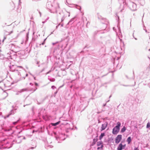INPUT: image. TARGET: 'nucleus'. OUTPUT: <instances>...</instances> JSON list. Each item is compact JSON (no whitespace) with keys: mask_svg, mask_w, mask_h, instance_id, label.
Returning a JSON list of instances; mask_svg holds the SVG:
<instances>
[{"mask_svg":"<svg viewBox=\"0 0 150 150\" xmlns=\"http://www.w3.org/2000/svg\"><path fill=\"white\" fill-rule=\"evenodd\" d=\"M9 67L10 71L12 72H15L16 73L18 74V75H21L20 73L17 69L18 67L22 68L23 67H22L20 66H17L15 65H12L9 66Z\"/></svg>","mask_w":150,"mask_h":150,"instance_id":"f03ea898","label":"nucleus"},{"mask_svg":"<svg viewBox=\"0 0 150 150\" xmlns=\"http://www.w3.org/2000/svg\"><path fill=\"white\" fill-rule=\"evenodd\" d=\"M11 130V128H10V129H5V131H10V130Z\"/></svg>","mask_w":150,"mask_h":150,"instance_id":"412c9836","label":"nucleus"},{"mask_svg":"<svg viewBox=\"0 0 150 150\" xmlns=\"http://www.w3.org/2000/svg\"><path fill=\"white\" fill-rule=\"evenodd\" d=\"M30 85H32V84H33L32 83H30Z\"/></svg>","mask_w":150,"mask_h":150,"instance_id":"f704fd0d","label":"nucleus"},{"mask_svg":"<svg viewBox=\"0 0 150 150\" xmlns=\"http://www.w3.org/2000/svg\"><path fill=\"white\" fill-rule=\"evenodd\" d=\"M37 89V88H35L34 89H33V90H32V89L31 90V91H33V92H34V91H35Z\"/></svg>","mask_w":150,"mask_h":150,"instance_id":"5701e85b","label":"nucleus"},{"mask_svg":"<svg viewBox=\"0 0 150 150\" xmlns=\"http://www.w3.org/2000/svg\"><path fill=\"white\" fill-rule=\"evenodd\" d=\"M135 38V40H137V38Z\"/></svg>","mask_w":150,"mask_h":150,"instance_id":"79ce46f5","label":"nucleus"},{"mask_svg":"<svg viewBox=\"0 0 150 150\" xmlns=\"http://www.w3.org/2000/svg\"><path fill=\"white\" fill-rule=\"evenodd\" d=\"M52 88L54 89V88H56V87L54 86H52Z\"/></svg>","mask_w":150,"mask_h":150,"instance_id":"b1692460","label":"nucleus"},{"mask_svg":"<svg viewBox=\"0 0 150 150\" xmlns=\"http://www.w3.org/2000/svg\"><path fill=\"white\" fill-rule=\"evenodd\" d=\"M33 108H32V110H33Z\"/></svg>","mask_w":150,"mask_h":150,"instance_id":"a19ab883","label":"nucleus"},{"mask_svg":"<svg viewBox=\"0 0 150 150\" xmlns=\"http://www.w3.org/2000/svg\"><path fill=\"white\" fill-rule=\"evenodd\" d=\"M145 27H144V28H143V29H144V30H145V32H146V33H149L148 32H147V30H146V29H145Z\"/></svg>","mask_w":150,"mask_h":150,"instance_id":"393cba45","label":"nucleus"},{"mask_svg":"<svg viewBox=\"0 0 150 150\" xmlns=\"http://www.w3.org/2000/svg\"><path fill=\"white\" fill-rule=\"evenodd\" d=\"M6 38L5 37L4 38V39L3 40V41L4 40V39H5Z\"/></svg>","mask_w":150,"mask_h":150,"instance_id":"4c0bfd02","label":"nucleus"},{"mask_svg":"<svg viewBox=\"0 0 150 150\" xmlns=\"http://www.w3.org/2000/svg\"><path fill=\"white\" fill-rule=\"evenodd\" d=\"M60 122V121H59L54 123H52V124L53 126H55L57 125H58L59 123Z\"/></svg>","mask_w":150,"mask_h":150,"instance_id":"dca6fc26","label":"nucleus"},{"mask_svg":"<svg viewBox=\"0 0 150 150\" xmlns=\"http://www.w3.org/2000/svg\"><path fill=\"white\" fill-rule=\"evenodd\" d=\"M1 115V113L0 112V115Z\"/></svg>","mask_w":150,"mask_h":150,"instance_id":"09e8293b","label":"nucleus"},{"mask_svg":"<svg viewBox=\"0 0 150 150\" xmlns=\"http://www.w3.org/2000/svg\"><path fill=\"white\" fill-rule=\"evenodd\" d=\"M25 105H24V107H25Z\"/></svg>","mask_w":150,"mask_h":150,"instance_id":"49530a36","label":"nucleus"},{"mask_svg":"<svg viewBox=\"0 0 150 150\" xmlns=\"http://www.w3.org/2000/svg\"><path fill=\"white\" fill-rule=\"evenodd\" d=\"M105 135L104 133H102L99 137V139L101 140Z\"/></svg>","mask_w":150,"mask_h":150,"instance_id":"4468645a","label":"nucleus"},{"mask_svg":"<svg viewBox=\"0 0 150 150\" xmlns=\"http://www.w3.org/2000/svg\"><path fill=\"white\" fill-rule=\"evenodd\" d=\"M39 14H40V16H41V13H40V12H39Z\"/></svg>","mask_w":150,"mask_h":150,"instance_id":"e433bc0d","label":"nucleus"},{"mask_svg":"<svg viewBox=\"0 0 150 150\" xmlns=\"http://www.w3.org/2000/svg\"><path fill=\"white\" fill-rule=\"evenodd\" d=\"M117 125L113 129L112 133L114 134H117L119 132L121 124L120 122H118L117 123Z\"/></svg>","mask_w":150,"mask_h":150,"instance_id":"7ed1b4c3","label":"nucleus"},{"mask_svg":"<svg viewBox=\"0 0 150 150\" xmlns=\"http://www.w3.org/2000/svg\"><path fill=\"white\" fill-rule=\"evenodd\" d=\"M23 137V139H25V137Z\"/></svg>","mask_w":150,"mask_h":150,"instance_id":"72a5a7b5","label":"nucleus"},{"mask_svg":"<svg viewBox=\"0 0 150 150\" xmlns=\"http://www.w3.org/2000/svg\"><path fill=\"white\" fill-rule=\"evenodd\" d=\"M27 91V89L26 88H23L21 89L20 91H18V92L16 94V95H18V93H21L25 91Z\"/></svg>","mask_w":150,"mask_h":150,"instance_id":"9b49d317","label":"nucleus"},{"mask_svg":"<svg viewBox=\"0 0 150 150\" xmlns=\"http://www.w3.org/2000/svg\"><path fill=\"white\" fill-rule=\"evenodd\" d=\"M28 74H26L25 76H26V77H27V76H28Z\"/></svg>","mask_w":150,"mask_h":150,"instance_id":"473e14b6","label":"nucleus"},{"mask_svg":"<svg viewBox=\"0 0 150 150\" xmlns=\"http://www.w3.org/2000/svg\"><path fill=\"white\" fill-rule=\"evenodd\" d=\"M54 44H55V43H53V45H54Z\"/></svg>","mask_w":150,"mask_h":150,"instance_id":"37998d69","label":"nucleus"},{"mask_svg":"<svg viewBox=\"0 0 150 150\" xmlns=\"http://www.w3.org/2000/svg\"><path fill=\"white\" fill-rule=\"evenodd\" d=\"M108 125V123L107 122H105L104 124H103L101 127V131H102L105 130L107 126Z\"/></svg>","mask_w":150,"mask_h":150,"instance_id":"0eeeda50","label":"nucleus"},{"mask_svg":"<svg viewBox=\"0 0 150 150\" xmlns=\"http://www.w3.org/2000/svg\"><path fill=\"white\" fill-rule=\"evenodd\" d=\"M67 5L69 7H76L77 8L80 9L79 8H78V7H79V6L77 5H75V4H70L68 3Z\"/></svg>","mask_w":150,"mask_h":150,"instance_id":"6e6552de","label":"nucleus"},{"mask_svg":"<svg viewBox=\"0 0 150 150\" xmlns=\"http://www.w3.org/2000/svg\"><path fill=\"white\" fill-rule=\"evenodd\" d=\"M134 150H139L138 148H135L134 149Z\"/></svg>","mask_w":150,"mask_h":150,"instance_id":"cd10ccee","label":"nucleus"},{"mask_svg":"<svg viewBox=\"0 0 150 150\" xmlns=\"http://www.w3.org/2000/svg\"><path fill=\"white\" fill-rule=\"evenodd\" d=\"M25 77H22V79H21V80L22 79H25Z\"/></svg>","mask_w":150,"mask_h":150,"instance_id":"c756f323","label":"nucleus"},{"mask_svg":"<svg viewBox=\"0 0 150 150\" xmlns=\"http://www.w3.org/2000/svg\"><path fill=\"white\" fill-rule=\"evenodd\" d=\"M150 127V123L149 122H148L146 125V128H149Z\"/></svg>","mask_w":150,"mask_h":150,"instance_id":"aec40b11","label":"nucleus"},{"mask_svg":"<svg viewBox=\"0 0 150 150\" xmlns=\"http://www.w3.org/2000/svg\"><path fill=\"white\" fill-rule=\"evenodd\" d=\"M130 8L132 11H135L137 9V5L135 3L132 2L130 5Z\"/></svg>","mask_w":150,"mask_h":150,"instance_id":"20e7f679","label":"nucleus"},{"mask_svg":"<svg viewBox=\"0 0 150 150\" xmlns=\"http://www.w3.org/2000/svg\"><path fill=\"white\" fill-rule=\"evenodd\" d=\"M35 85L36 86H38V83H37L35 82Z\"/></svg>","mask_w":150,"mask_h":150,"instance_id":"c85d7f7f","label":"nucleus"},{"mask_svg":"<svg viewBox=\"0 0 150 150\" xmlns=\"http://www.w3.org/2000/svg\"><path fill=\"white\" fill-rule=\"evenodd\" d=\"M21 142V141H19V142H17V143H20V142Z\"/></svg>","mask_w":150,"mask_h":150,"instance_id":"c9c22d12","label":"nucleus"},{"mask_svg":"<svg viewBox=\"0 0 150 150\" xmlns=\"http://www.w3.org/2000/svg\"><path fill=\"white\" fill-rule=\"evenodd\" d=\"M28 33L27 34H26V40H25V42H26V41H27L28 40Z\"/></svg>","mask_w":150,"mask_h":150,"instance_id":"f3484780","label":"nucleus"},{"mask_svg":"<svg viewBox=\"0 0 150 150\" xmlns=\"http://www.w3.org/2000/svg\"><path fill=\"white\" fill-rule=\"evenodd\" d=\"M149 50L150 51V49H149Z\"/></svg>","mask_w":150,"mask_h":150,"instance_id":"8fccbe9b","label":"nucleus"},{"mask_svg":"<svg viewBox=\"0 0 150 150\" xmlns=\"http://www.w3.org/2000/svg\"><path fill=\"white\" fill-rule=\"evenodd\" d=\"M28 105L26 104L25 105Z\"/></svg>","mask_w":150,"mask_h":150,"instance_id":"de8ad7c7","label":"nucleus"},{"mask_svg":"<svg viewBox=\"0 0 150 150\" xmlns=\"http://www.w3.org/2000/svg\"><path fill=\"white\" fill-rule=\"evenodd\" d=\"M122 135H119L117 136L115 139V143L117 144L120 142L122 139Z\"/></svg>","mask_w":150,"mask_h":150,"instance_id":"39448f33","label":"nucleus"},{"mask_svg":"<svg viewBox=\"0 0 150 150\" xmlns=\"http://www.w3.org/2000/svg\"><path fill=\"white\" fill-rule=\"evenodd\" d=\"M97 145L98 146H101V145H103L102 144V142L101 141L98 142L97 143Z\"/></svg>","mask_w":150,"mask_h":150,"instance_id":"ddd939ff","label":"nucleus"},{"mask_svg":"<svg viewBox=\"0 0 150 150\" xmlns=\"http://www.w3.org/2000/svg\"><path fill=\"white\" fill-rule=\"evenodd\" d=\"M20 120V119H19V120H18L17 121L13 122V124L14 125H16V124H17V123Z\"/></svg>","mask_w":150,"mask_h":150,"instance_id":"6ab92c4d","label":"nucleus"},{"mask_svg":"<svg viewBox=\"0 0 150 150\" xmlns=\"http://www.w3.org/2000/svg\"><path fill=\"white\" fill-rule=\"evenodd\" d=\"M126 129V128L125 127H124L121 129V132H124Z\"/></svg>","mask_w":150,"mask_h":150,"instance_id":"2eb2a0df","label":"nucleus"},{"mask_svg":"<svg viewBox=\"0 0 150 150\" xmlns=\"http://www.w3.org/2000/svg\"><path fill=\"white\" fill-rule=\"evenodd\" d=\"M103 147V145H101V146H100L99 147H98L97 149L98 150H101L102 149Z\"/></svg>","mask_w":150,"mask_h":150,"instance_id":"a211bd4d","label":"nucleus"},{"mask_svg":"<svg viewBox=\"0 0 150 150\" xmlns=\"http://www.w3.org/2000/svg\"><path fill=\"white\" fill-rule=\"evenodd\" d=\"M132 139L130 137H129L128 138L127 140V141L128 143V144H129L131 142Z\"/></svg>","mask_w":150,"mask_h":150,"instance_id":"f8f14e48","label":"nucleus"},{"mask_svg":"<svg viewBox=\"0 0 150 150\" xmlns=\"http://www.w3.org/2000/svg\"><path fill=\"white\" fill-rule=\"evenodd\" d=\"M51 81H55V79H53L52 80H50Z\"/></svg>","mask_w":150,"mask_h":150,"instance_id":"2f4dec72","label":"nucleus"},{"mask_svg":"<svg viewBox=\"0 0 150 150\" xmlns=\"http://www.w3.org/2000/svg\"><path fill=\"white\" fill-rule=\"evenodd\" d=\"M8 46L9 48H10V50L11 51L15 53L19 52L21 50V48L13 44H10L8 45Z\"/></svg>","mask_w":150,"mask_h":150,"instance_id":"f257e3e1","label":"nucleus"},{"mask_svg":"<svg viewBox=\"0 0 150 150\" xmlns=\"http://www.w3.org/2000/svg\"><path fill=\"white\" fill-rule=\"evenodd\" d=\"M69 16H70V13H69Z\"/></svg>","mask_w":150,"mask_h":150,"instance_id":"ea45409f","label":"nucleus"},{"mask_svg":"<svg viewBox=\"0 0 150 150\" xmlns=\"http://www.w3.org/2000/svg\"><path fill=\"white\" fill-rule=\"evenodd\" d=\"M20 137H17V138L16 139V142H17V140H19Z\"/></svg>","mask_w":150,"mask_h":150,"instance_id":"bb28decb","label":"nucleus"},{"mask_svg":"<svg viewBox=\"0 0 150 150\" xmlns=\"http://www.w3.org/2000/svg\"><path fill=\"white\" fill-rule=\"evenodd\" d=\"M30 75H32V76H33V77H34V79H35V80H36V79H35V77L34 75H32L31 73H30Z\"/></svg>","mask_w":150,"mask_h":150,"instance_id":"a878e982","label":"nucleus"},{"mask_svg":"<svg viewBox=\"0 0 150 150\" xmlns=\"http://www.w3.org/2000/svg\"><path fill=\"white\" fill-rule=\"evenodd\" d=\"M125 144L122 145V143H120L117 148V150H122L125 149Z\"/></svg>","mask_w":150,"mask_h":150,"instance_id":"423d86ee","label":"nucleus"},{"mask_svg":"<svg viewBox=\"0 0 150 150\" xmlns=\"http://www.w3.org/2000/svg\"><path fill=\"white\" fill-rule=\"evenodd\" d=\"M32 1H35V0H32Z\"/></svg>","mask_w":150,"mask_h":150,"instance_id":"a18cd8bd","label":"nucleus"},{"mask_svg":"<svg viewBox=\"0 0 150 150\" xmlns=\"http://www.w3.org/2000/svg\"><path fill=\"white\" fill-rule=\"evenodd\" d=\"M6 146L7 148L8 149L12 146V144L9 142H7L6 144Z\"/></svg>","mask_w":150,"mask_h":150,"instance_id":"9d476101","label":"nucleus"},{"mask_svg":"<svg viewBox=\"0 0 150 150\" xmlns=\"http://www.w3.org/2000/svg\"><path fill=\"white\" fill-rule=\"evenodd\" d=\"M36 146H37V145H35V147H31L30 148V149H34L36 147Z\"/></svg>","mask_w":150,"mask_h":150,"instance_id":"4be33fe9","label":"nucleus"},{"mask_svg":"<svg viewBox=\"0 0 150 150\" xmlns=\"http://www.w3.org/2000/svg\"><path fill=\"white\" fill-rule=\"evenodd\" d=\"M106 104H105V105H104V106H105V105Z\"/></svg>","mask_w":150,"mask_h":150,"instance_id":"c03bdc74","label":"nucleus"},{"mask_svg":"<svg viewBox=\"0 0 150 150\" xmlns=\"http://www.w3.org/2000/svg\"><path fill=\"white\" fill-rule=\"evenodd\" d=\"M14 110H11V111H10V112L7 115L6 117H4L5 118H6L8 117L10 115H13L14 114Z\"/></svg>","mask_w":150,"mask_h":150,"instance_id":"1a4fd4ad","label":"nucleus"},{"mask_svg":"<svg viewBox=\"0 0 150 150\" xmlns=\"http://www.w3.org/2000/svg\"><path fill=\"white\" fill-rule=\"evenodd\" d=\"M36 64H38V61H36Z\"/></svg>","mask_w":150,"mask_h":150,"instance_id":"58836bf2","label":"nucleus"},{"mask_svg":"<svg viewBox=\"0 0 150 150\" xmlns=\"http://www.w3.org/2000/svg\"><path fill=\"white\" fill-rule=\"evenodd\" d=\"M64 19V18H62V21H63Z\"/></svg>","mask_w":150,"mask_h":150,"instance_id":"7c9ffc66","label":"nucleus"}]
</instances>
